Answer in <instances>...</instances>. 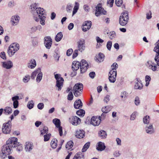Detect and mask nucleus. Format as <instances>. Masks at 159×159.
<instances>
[{
	"label": "nucleus",
	"instance_id": "nucleus-35",
	"mask_svg": "<svg viewBox=\"0 0 159 159\" xmlns=\"http://www.w3.org/2000/svg\"><path fill=\"white\" fill-rule=\"evenodd\" d=\"M63 37V35L61 32L58 33L56 35L55 39L57 42H59L60 41Z\"/></svg>",
	"mask_w": 159,
	"mask_h": 159
},
{
	"label": "nucleus",
	"instance_id": "nucleus-64",
	"mask_svg": "<svg viewBox=\"0 0 159 159\" xmlns=\"http://www.w3.org/2000/svg\"><path fill=\"white\" fill-rule=\"evenodd\" d=\"M38 108L39 109H42L44 105L43 103H39L38 105Z\"/></svg>",
	"mask_w": 159,
	"mask_h": 159
},
{
	"label": "nucleus",
	"instance_id": "nucleus-56",
	"mask_svg": "<svg viewBox=\"0 0 159 159\" xmlns=\"http://www.w3.org/2000/svg\"><path fill=\"white\" fill-rule=\"evenodd\" d=\"M73 51L72 49H70L68 50L66 52V55L67 56H70L72 53Z\"/></svg>",
	"mask_w": 159,
	"mask_h": 159
},
{
	"label": "nucleus",
	"instance_id": "nucleus-43",
	"mask_svg": "<svg viewBox=\"0 0 159 159\" xmlns=\"http://www.w3.org/2000/svg\"><path fill=\"white\" fill-rule=\"evenodd\" d=\"M76 114L79 116H84L85 114V111L82 109L79 110L77 111Z\"/></svg>",
	"mask_w": 159,
	"mask_h": 159
},
{
	"label": "nucleus",
	"instance_id": "nucleus-60",
	"mask_svg": "<svg viewBox=\"0 0 159 159\" xmlns=\"http://www.w3.org/2000/svg\"><path fill=\"white\" fill-rule=\"evenodd\" d=\"M78 55V50H75L73 55V58H75Z\"/></svg>",
	"mask_w": 159,
	"mask_h": 159
},
{
	"label": "nucleus",
	"instance_id": "nucleus-36",
	"mask_svg": "<svg viewBox=\"0 0 159 159\" xmlns=\"http://www.w3.org/2000/svg\"><path fill=\"white\" fill-rule=\"evenodd\" d=\"M73 142L72 141L68 142L66 145V148L68 150H70L72 148L73 145Z\"/></svg>",
	"mask_w": 159,
	"mask_h": 159
},
{
	"label": "nucleus",
	"instance_id": "nucleus-34",
	"mask_svg": "<svg viewBox=\"0 0 159 159\" xmlns=\"http://www.w3.org/2000/svg\"><path fill=\"white\" fill-rule=\"evenodd\" d=\"M79 3L77 2H75V5L73 8L72 16L74 15L77 12V11L79 9Z\"/></svg>",
	"mask_w": 159,
	"mask_h": 159
},
{
	"label": "nucleus",
	"instance_id": "nucleus-57",
	"mask_svg": "<svg viewBox=\"0 0 159 159\" xmlns=\"http://www.w3.org/2000/svg\"><path fill=\"white\" fill-rule=\"evenodd\" d=\"M110 100V96L109 95H107L104 98V101L105 102L107 103Z\"/></svg>",
	"mask_w": 159,
	"mask_h": 159
},
{
	"label": "nucleus",
	"instance_id": "nucleus-20",
	"mask_svg": "<svg viewBox=\"0 0 159 159\" xmlns=\"http://www.w3.org/2000/svg\"><path fill=\"white\" fill-rule=\"evenodd\" d=\"M80 63L78 61H74L72 65V69L73 70H77L80 67Z\"/></svg>",
	"mask_w": 159,
	"mask_h": 159
},
{
	"label": "nucleus",
	"instance_id": "nucleus-33",
	"mask_svg": "<svg viewBox=\"0 0 159 159\" xmlns=\"http://www.w3.org/2000/svg\"><path fill=\"white\" fill-rule=\"evenodd\" d=\"M57 141L55 139L52 140L50 143V145L53 148H55L57 146Z\"/></svg>",
	"mask_w": 159,
	"mask_h": 159
},
{
	"label": "nucleus",
	"instance_id": "nucleus-37",
	"mask_svg": "<svg viewBox=\"0 0 159 159\" xmlns=\"http://www.w3.org/2000/svg\"><path fill=\"white\" fill-rule=\"evenodd\" d=\"M32 145L29 142L26 143L25 149L26 151H30L32 149Z\"/></svg>",
	"mask_w": 159,
	"mask_h": 159
},
{
	"label": "nucleus",
	"instance_id": "nucleus-7",
	"mask_svg": "<svg viewBox=\"0 0 159 159\" xmlns=\"http://www.w3.org/2000/svg\"><path fill=\"white\" fill-rule=\"evenodd\" d=\"M129 20L128 14L127 11L123 12L120 18L119 23L122 26L125 25L127 23Z\"/></svg>",
	"mask_w": 159,
	"mask_h": 159
},
{
	"label": "nucleus",
	"instance_id": "nucleus-23",
	"mask_svg": "<svg viewBox=\"0 0 159 159\" xmlns=\"http://www.w3.org/2000/svg\"><path fill=\"white\" fill-rule=\"evenodd\" d=\"M82 105V103L80 99L76 101L74 104V107L77 109L81 108Z\"/></svg>",
	"mask_w": 159,
	"mask_h": 159
},
{
	"label": "nucleus",
	"instance_id": "nucleus-26",
	"mask_svg": "<svg viewBox=\"0 0 159 159\" xmlns=\"http://www.w3.org/2000/svg\"><path fill=\"white\" fill-rule=\"evenodd\" d=\"M145 130L147 133L150 134L154 133V132L152 125H150L146 127L145 128Z\"/></svg>",
	"mask_w": 159,
	"mask_h": 159
},
{
	"label": "nucleus",
	"instance_id": "nucleus-50",
	"mask_svg": "<svg viewBox=\"0 0 159 159\" xmlns=\"http://www.w3.org/2000/svg\"><path fill=\"white\" fill-rule=\"evenodd\" d=\"M121 97L123 99H125L127 98V94L126 92L124 91L121 93Z\"/></svg>",
	"mask_w": 159,
	"mask_h": 159
},
{
	"label": "nucleus",
	"instance_id": "nucleus-12",
	"mask_svg": "<svg viewBox=\"0 0 159 159\" xmlns=\"http://www.w3.org/2000/svg\"><path fill=\"white\" fill-rule=\"evenodd\" d=\"M156 46L154 49V51L156 54L154 58L155 61L157 63V65L159 66V40L156 43Z\"/></svg>",
	"mask_w": 159,
	"mask_h": 159
},
{
	"label": "nucleus",
	"instance_id": "nucleus-28",
	"mask_svg": "<svg viewBox=\"0 0 159 159\" xmlns=\"http://www.w3.org/2000/svg\"><path fill=\"white\" fill-rule=\"evenodd\" d=\"M36 66V62L34 59H32L30 61V62L28 64V67L33 69Z\"/></svg>",
	"mask_w": 159,
	"mask_h": 159
},
{
	"label": "nucleus",
	"instance_id": "nucleus-44",
	"mask_svg": "<svg viewBox=\"0 0 159 159\" xmlns=\"http://www.w3.org/2000/svg\"><path fill=\"white\" fill-rule=\"evenodd\" d=\"M151 80V78L148 75H146L145 77V81H146V84L145 85L146 86H148L149 84V81H150Z\"/></svg>",
	"mask_w": 159,
	"mask_h": 159
},
{
	"label": "nucleus",
	"instance_id": "nucleus-4",
	"mask_svg": "<svg viewBox=\"0 0 159 159\" xmlns=\"http://www.w3.org/2000/svg\"><path fill=\"white\" fill-rule=\"evenodd\" d=\"M83 85L81 83L76 84L73 88V92L74 95L76 97L80 95L82 92Z\"/></svg>",
	"mask_w": 159,
	"mask_h": 159
},
{
	"label": "nucleus",
	"instance_id": "nucleus-8",
	"mask_svg": "<svg viewBox=\"0 0 159 159\" xmlns=\"http://www.w3.org/2000/svg\"><path fill=\"white\" fill-rule=\"evenodd\" d=\"M11 123L10 120L4 123L2 127V132L5 134H9L11 130Z\"/></svg>",
	"mask_w": 159,
	"mask_h": 159
},
{
	"label": "nucleus",
	"instance_id": "nucleus-32",
	"mask_svg": "<svg viewBox=\"0 0 159 159\" xmlns=\"http://www.w3.org/2000/svg\"><path fill=\"white\" fill-rule=\"evenodd\" d=\"M12 112V109L10 107H6L4 110L3 113L5 114H9L11 113Z\"/></svg>",
	"mask_w": 159,
	"mask_h": 159
},
{
	"label": "nucleus",
	"instance_id": "nucleus-30",
	"mask_svg": "<svg viewBox=\"0 0 159 159\" xmlns=\"http://www.w3.org/2000/svg\"><path fill=\"white\" fill-rule=\"evenodd\" d=\"M98 135L101 138L104 139L106 138L107 134L105 131L102 130L99 131Z\"/></svg>",
	"mask_w": 159,
	"mask_h": 159
},
{
	"label": "nucleus",
	"instance_id": "nucleus-18",
	"mask_svg": "<svg viewBox=\"0 0 159 159\" xmlns=\"http://www.w3.org/2000/svg\"><path fill=\"white\" fill-rule=\"evenodd\" d=\"M85 133L82 129L77 130L75 133L76 138L79 139L83 138L85 136Z\"/></svg>",
	"mask_w": 159,
	"mask_h": 159
},
{
	"label": "nucleus",
	"instance_id": "nucleus-19",
	"mask_svg": "<svg viewBox=\"0 0 159 159\" xmlns=\"http://www.w3.org/2000/svg\"><path fill=\"white\" fill-rule=\"evenodd\" d=\"M2 66L7 69H9L13 66V63L11 61L2 62Z\"/></svg>",
	"mask_w": 159,
	"mask_h": 159
},
{
	"label": "nucleus",
	"instance_id": "nucleus-9",
	"mask_svg": "<svg viewBox=\"0 0 159 159\" xmlns=\"http://www.w3.org/2000/svg\"><path fill=\"white\" fill-rule=\"evenodd\" d=\"M11 148H14L17 146L19 143L17 142V139L15 137H11L9 138L6 142V143Z\"/></svg>",
	"mask_w": 159,
	"mask_h": 159
},
{
	"label": "nucleus",
	"instance_id": "nucleus-13",
	"mask_svg": "<svg viewBox=\"0 0 159 159\" xmlns=\"http://www.w3.org/2000/svg\"><path fill=\"white\" fill-rule=\"evenodd\" d=\"M85 40L81 39L77 42V46L78 50L81 52H83L85 49Z\"/></svg>",
	"mask_w": 159,
	"mask_h": 159
},
{
	"label": "nucleus",
	"instance_id": "nucleus-25",
	"mask_svg": "<svg viewBox=\"0 0 159 159\" xmlns=\"http://www.w3.org/2000/svg\"><path fill=\"white\" fill-rule=\"evenodd\" d=\"M106 148L104 145V143L100 142L98 143V145L96 149L98 151H102L104 150Z\"/></svg>",
	"mask_w": 159,
	"mask_h": 159
},
{
	"label": "nucleus",
	"instance_id": "nucleus-15",
	"mask_svg": "<svg viewBox=\"0 0 159 159\" xmlns=\"http://www.w3.org/2000/svg\"><path fill=\"white\" fill-rule=\"evenodd\" d=\"M101 119L98 116H93L91 120L90 123L94 126H98L100 123Z\"/></svg>",
	"mask_w": 159,
	"mask_h": 159
},
{
	"label": "nucleus",
	"instance_id": "nucleus-40",
	"mask_svg": "<svg viewBox=\"0 0 159 159\" xmlns=\"http://www.w3.org/2000/svg\"><path fill=\"white\" fill-rule=\"evenodd\" d=\"M111 107L108 106L104 108L103 107L102 109V111L103 113H107L111 110Z\"/></svg>",
	"mask_w": 159,
	"mask_h": 159
},
{
	"label": "nucleus",
	"instance_id": "nucleus-3",
	"mask_svg": "<svg viewBox=\"0 0 159 159\" xmlns=\"http://www.w3.org/2000/svg\"><path fill=\"white\" fill-rule=\"evenodd\" d=\"M19 49V45L18 44L14 43L11 44L8 49V53L9 56L11 57Z\"/></svg>",
	"mask_w": 159,
	"mask_h": 159
},
{
	"label": "nucleus",
	"instance_id": "nucleus-1",
	"mask_svg": "<svg viewBox=\"0 0 159 159\" xmlns=\"http://www.w3.org/2000/svg\"><path fill=\"white\" fill-rule=\"evenodd\" d=\"M30 7L34 19L37 22L39 21L42 25H44L46 16L45 11L43 8L38 7L36 3L32 4Z\"/></svg>",
	"mask_w": 159,
	"mask_h": 159
},
{
	"label": "nucleus",
	"instance_id": "nucleus-53",
	"mask_svg": "<svg viewBox=\"0 0 159 159\" xmlns=\"http://www.w3.org/2000/svg\"><path fill=\"white\" fill-rule=\"evenodd\" d=\"M44 141L45 142L48 141L50 139V134L44 135Z\"/></svg>",
	"mask_w": 159,
	"mask_h": 159
},
{
	"label": "nucleus",
	"instance_id": "nucleus-48",
	"mask_svg": "<svg viewBox=\"0 0 159 159\" xmlns=\"http://www.w3.org/2000/svg\"><path fill=\"white\" fill-rule=\"evenodd\" d=\"M112 43L111 41H109L107 42V49L110 51L112 46Z\"/></svg>",
	"mask_w": 159,
	"mask_h": 159
},
{
	"label": "nucleus",
	"instance_id": "nucleus-42",
	"mask_svg": "<svg viewBox=\"0 0 159 159\" xmlns=\"http://www.w3.org/2000/svg\"><path fill=\"white\" fill-rule=\"evenodd\" d=\"M150 121L149 117L147 116H145L143 119V122L144 124H148Z\"/></svg>",
	"mask_w": 159,
	"mask_h": 159
},
{
	"label": "nucleus",
	"instance_id": "nucleus-5",
	"mask_svg": "<svg viewBox=\"0 0 159 159\" xmlns=\"http://www.w3.org/2000/svg\"><path fill=\"white\" fill-rule=\"evenodd\" d=\"M54 75L56 80V86L58 88V91L60 90L63 86L64 79L59 74H54Z\"/></svg>",
	"mask_w": 159,
	"mask_h": 159
},
{
	"label": "nucleus",
	"instance_id": "nucleus-29",
	"mask_svg": "<svg viewBox=\"0 0 159 159\" xmlns=\"http://www.w3.org/2000/svg\"><path fill=\"white\" fill-rule=\"evenodd\" d=\"M40 131V135H43L45 133H47L48 131V128L46 126H44L43 127H40L39 129Z\"/></svg>",
	"mask_w": 159,
	"mask_h": 159
},
{
	"label": "nucleus",
	"instance_id": "nucleus-22",
	"mask_svg": "<svg viewBox=\"0 0 159 159\" xmlns=\"http://www.w3.org/2000/svg\"><path fill=\"white\" fill-rule=\"evenodd\" d=\"M137 82L135 84L134 88L136 89H141L143 87V85L141 83V81L138 78H136Z\"/></svg>",
	"mask_w": 159,
	"mask_h": 159
},
{
	"label": "nucleus",
	"instance_id": "nucleus-24",
	"mask_svg": "<svg viewBox=\"0 0 159 159\" xmlns=\"http://www.w3.org/2000/svg\"><path fill=\"white\" fill-rule=\"evenodd\" d=\"M20 17L18 16H14L12 17L11 21L13 25H16L19 22Z\"/></svg>",
	"mask_w": 159,
	"mask_h": 159
},
{
	"label": "nucleus",
	"instance_id": "nucleus-10",
	"mask_svg": "<svg viewBox=\"0 0 159 159\" xmlns=\"http://www.w3.org/2000/svg\"><path fill=\"white\" fill-rule=\"evenodd\" d=\"M52 122L55 125L57 129L58 130L60 136H62L63 135L62 128L60 125V120L58 119L55 118L53 120Z\"/></svg>",
	"mask_w": 159,
	"mask_h": 159
},
{
	"label": "nucleus",
	"instance_id": "nucleus-62",
	"mask_svg": "<svg viewBox=\"0 0 159 159\" xmlns=\"http://www.w3.org/2000/svg\"><path fill=\"white\" fill-rule=\"evenodd\" d=\"M114 3V0H108L107 3L110 4V7H111L113 6V4Z\"/></svg>",
	"mask_w": 159,
	"mask_h": 159
},
{
	"label": "nucleus",
	"instance_id": "nucleus-59",
	"mask_svg": "<svg viewBox=\"0 0 159 159\" xmlns=\"http://www.w3.org/2000/svg\"><path fill=\"white\" fill-rule=\"evenodd\" d=\"M152 17V12L150 11L147 14V18L149 19Z\"/></svg>",
	"mask_w": 159,
	"mask_h": 159
},
{
	"label": "nucleus",
	"instance_id": "nucleus-49",
	"mask_svg": "<svg viewBox=\"0 0 159 159\" xmlns=\"http://www.w3.org/2000/svg\"><path fill=\"white\" fill-rule=\"evenodd\" d=\"M115 3L118 7H120L123 3L122 0H116Z\"/></svg>",
	"mask_w": 159,
	"mask_h": 159
},
{
	"label": "nucleus",
	"instance_id": "nucleus-31",
	"mask_svg": "<svg viewBox=\"0 0 159 159\" xmlns=\"http://www.w3.org/2000/svg\"><path fill=\"white\" fill-rule=\"evenodd\" d=\"M50 43V37L49 36L45 37L44 38V44L47 48L49 49V44Z\"/></svg>",
	"mask_w": 159,
	"mask_h": 159
},
{
	"label": "nucleus",
	"instance_id": "nucleus-54",
	"mask_svg": "<svg viewBox=\"0 0 159 159\" xmlns=\"http://www.w3.org/2000/svg\"><path fill=\"white\" fill-rule=\"evenodd\" d=\"M140 102V100L139 97H136L135 98L134 100V103L136 105H138L139 104Z\"/></svg>",
	"mask_w": 159,
	"mask_h": 159
},
{
	"label": "nucleus",
	"instance_id": "nucleus-16",
	"mask_svg": "<svg viewBox=\"0 0 159 159\" xmlns=\"http://www.w3.org/2000/svg\"><path fill=\"white\" fill-rule=\"evenodd\" d=\"M70 120L72 124L74 125H77L81 122L80 119L76 116H72Z\"/></svg>",
	"mask_w": 159,
	"mask_h": 159
},
{
	"label": "nucleus",
	"instance_id": "nucleus-61",
	"mask_svg": "<svg viewBox=\"0 0 159 159\" xmlns=\"http://www.w3.org/2000/svg\"><path fill=\"white\" fill-rule=\"evenodd\" d=\"M137 114V112H134L131 115L130 119L132 120H134L136 117V115Z\"/></svg>",
	"mask_w": 159,
	"mask_h": 159
},
{
	"label": "nucleus",
	"instance_id": "nucleus-58",
	"mask_svg": "<svg viewBox=\"0 0 159 159\" xmlns=\"http://www.w3.org/2000/svg\"><path fill=\"white\" fill-rule=\"evenodd\" d=\"M96 40L98 43H102L104 42V40H103L101 39L98 37H96Z\"/></svg>",
	"mask_w": 159,
	"mask_h": 159
},
{
	"label": "nucleus",
	"instance_id": "nucleus-27",
	"mask_svg": "<svg viewBox=\"0 0 159 159\" xmlns=\"http://www.w3.org/2000/svg\"><path fill=\"white\" fill-rule=\"evenodd\" d=\"M148 64L149 66L148 67L149 69H152L153 71H155L156 70L157 67L155 65V64L153 63H152V61H149L148 62Z\"/></svg>",
	"mask_w": 159,
	"mask_h": 159
},
{
	"label": "nucleus",
	"instance_id": "nucleus-41",
	"mask_svg": "<svg viewBox=\"0 0 159 159\" xmlns=\"http://www.w3.org/2000/svg\"><path fill=\"white\" fill-rule=\"evenodd\" d=\"M90 143L87 142L85 144L82 149V152H85L89 147Z\"/></svg>",
	"mask_w": 159,
	"mask_h": 159
},
{
	"label": "nucleus",
	"instance_id": "nucleus-38",
	"mask_svg": "<svg viewBox=\"0 0 159 159\" xmlns=\"http://www.w3.org/2000/svg\"><path fill=\"white\" fill-rule=\"evenodd\" d=\"M104 56L102 53H100L97 57V60L99 62L102 61L104 59Z\"/></svg>",
	"mask_w": 159,
	"mask_h": 159
},
{
	"label": "nucleus",
	"instance_id": "nucleus-55",
	"mask_svg": "<svg viewBox=\"0 0 159 159\" xmlns=\"http://www.w3.org/2000/svg\"><path fill=\"white\" fill-rule=\"evenodd\" d=\"M54 57L55 59V60L57 61H58L60 57V56L57 53H56L54 56Z\"/></svg>",
	"mask_w": 159,
	"mask_h": 159
},
{
	"label": "nucleus",
	"instance_id": "nucleus-21",
	"mask_svg": "<svg viewBox=\"0 0 159 159\" xmlns=\"http://www.w3.org/2000/svg\"><path fill=\"white\" fill-rule=\"evenodd\" d=\"M19 99V97L18 96H16L12 98V100L13 101V107L15 108L18 107L19 105V102L18 100Z\"/></svg>",
	"mask_w": 159,
	"mask_h": 159
},
{
	"label": "nucleus",
	"instance_id": "nucleus-17",
	"mask_svg": "<svg viewBox=\"0 0 159 159\" xmlns=\"http://www.w3.org/2000/svg\"><path fill=\"white\" fill-rule=\"evenodd\" d=\"M92 25V22L91 21H85L82 26V30L86 32L90 28Z\"/></svg>",
	"mask_w": 159,
	"mask_h": 159
},
{
	"label": "nucleus",
	"instance_id": "nucleus-14",
	"mask_svg": "<svg viewBox=\"0 0 159 159\" xmlns=\"http://www.w3.org/2000/svg\"><path fill=\"white\" fill-rule=\"evenodd\" d=\"M80 65L81 73H83L85 72L88 69V64L86 61L84 60L81 61Z\"/></svg>",
	"mask_w": 159,
	"mask_h": 159
},
{
	"label": "nucleus",
	"instance_id": "nucleus-47",
	"mask_svg": "<svg viewBox=\"0 0 159 159\" xmlns=\"http://www.w3.org/2000/svg\"><path fill=\"white\" fill-rule=\"evenodd\" d=\"M73 97V95L72 92H70L67 96V99L69 100H71Z\"/></svg>",
	"mask_w": 159,
	"mask_h": 159
},
{
	"label": "nucleus",
	"instance_id": "nucleus-63",
	"mask_svg": "<svg viewBox=\"0 0 159 159\" xmlns=\"http://www.w3.org/2000/svg\"><path fill=\"white\" fill-rule=\"evenodd\" d=\"M17 150L19 151H21L22 150V147L21 145L18 144L17 145Z\"/></svg>",
	"mask_w": 159,
	"mask_h": 159
},
{
	"label": "nucleus",
	"instance_id": "nucleus-46",
	"mask_svg": "<svg viewBox=\"0 0 159 159\" xmlns=\"http://www.w3.org/2000/svg\"><path fill=\"white\" fill-rule=\"evenodd\" d=\"M108 36L109 38L111 39H112L114 38L116 36L115 32L114 31L110 32Z\"/></svg>",
	"mask_w": 159,
	"mask_h": 159
},
{
	"label": "nucleus",
	"instance_id": "nucleus-2",
	"mask_svg": "<svg viewBox=\"0 0 159 159\" xmlns=\"http://www.w3.org/2000/svg\"><path fill=\"white\" fill-rule=\"evenodd\" d=\"M12 148L6 143L2 146L0 152V157L2 159L6 157L7 155L11 154L12 151Z\"/></svg>",
	"mask_w": 159,
	"mask_h": 159
},
{
	"label": "nucleus",
	"instance_id": "nucleus-45",
	"mask_svg": "<svg viewBox=\"0 0 159 159\" xmlns=\"http://www.w3.org/2000/svg\"><path fill=\"white\" fill-rule=\"evenodd\" d=\"M34 105L33 101L31 100L28 102L27 107L30 109L33 108Z\"/></svg>",
	"mask_w": 159,
	"mask_h": 159
},
{
	"label": "nucleus",
	"instance_id": "nucleus-52",
	"mask_svg": "<svg viewBox=\"0 0 159 159\" xmlns=\"http://www.w3.org/2000/svg\"><path fill=\"white\" fill-rule=\"evenodd\" d=\"M30 76L29 75H26L24 78L23 79V81L25 83L27 82L30 79Z\"/></svg>",
	"mask_w": 159,
	"mask_h": 159
},
{
	"label": "nucleus",
	"instance_id": "nucleus-6",
	"mask_svg": "<svg viewBox=\"0 0 159 159\" xmlns=\"http://www.w3.org/2000/svg\"><path fill=\"white\" fill-rule=\"evenodd\" d=\"M37 75L36 80L37 82H39L41 80L43 75L42 72L41 71V69L40 68H38L32 73L31 76V78L32 79H34Z\"/></svg>",
	"mask_w": 159,
	"mask_h": 159
},
{
	"label": "nucleus",
	"instance_id": "nucleus-11",
	"mask_svg": "<svg viewBox=\"0 0 159 159\" xmlns=\"http://www.w3.org/2000/svg\"><path fill=\"white\" fill-rule=\"evenodd\" d=\"M106 11H105L102 7V4L99 3L96 7L95 15L98 16L100 14H106Z\"/></svg>",
	"mask_w": 159,
	"mask_h": 159
},
{
	"label": "nucleus",
	"instance_id": "nucleus-51",
	"mask_svg": "<svg viewBox=\"0 0 159 159\" xmlns=\"http://www.w3.org/2000/svg\"><path fill=\"white\" fill-rule=\"evenodd\" d=\"M116 77H113L111 76H109V79L110 81L112 83H114L116 80Z\"/></svg>",
	"mask_w": 159,
	"mask_h": 159
},
{
	"label": "nucleus",
	"instance_id": "nucleus-39",
	"mask_svg": "<svg viewBox=\"0 0 159 159\" xmlns=\"http://www.w3.org/2000/svg\"><path fill=\"white\" fill-rule=\"evenodd\" d=\"M112 69L111 70L109 73L110 75L109 76H111L113 77H116V70L115 69H114V68H111Z\"/></svg>",
	"mask_w": 159,
	"mask_h": 159
}]
</instances>
